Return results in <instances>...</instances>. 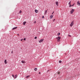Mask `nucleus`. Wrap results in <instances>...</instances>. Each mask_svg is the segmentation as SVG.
Segmentation results:
<instances>
[{"label":"nucleus","mask_w":80,"mask_h":80,"mask_svg":"<svg viewBox=\"0 0 80 80\" xmlns=\"http://www.w3.org/2000/svg\"><path fill=\"white\" fill-rule=\"evenodd\" d=\"M54 13V12H53L52 13V14L53 15V13Z\"/></svg>","instance_id":"bb28decb"},{"label":"nucleus","mask_w":80,"mask_h":80,"mask_svg":"<svg viewBox=\"0 0 80 80\" xmlns=\"http://www.w3.org/2000/svg\"><path fill=\"white\" fill-rule=\"evenodd\" d=\"M17 28V27H16L13 28L12 30H15V29H16Z\"/></svg>","instance_id":"9d476101"},{"label":"nucleus","mask_w":80,"mask_h":80,"mask_svg":"<svg viewBox=\"0 0 80 80\" xmlns=\"http://www.w3.org/2000/svg\"><path fill=\"white\" fill-rule=\"evenodd\" d=\"M74 6V4H73V5H72V7H73V6Z\"/></svg>","instance_id":"2f4dec72"},{"label":"nucleus","mask_w":80,"mask_h":80,"mask_svg":"<svg viewBox=\"0 0 80 80\" xmlns=\"http://www.w3.org/2000/svg\"><path fill=\"white\" fill-rule=\"evenodd\" d=\"M27 23V22H23V24L24 25H25V24Z\"/></svg>","instance_id":"0eeeda50"},{"label":"nucleus","mask_w":80,"mask_h":80,"mask_svg":"<svg viewBox=\"0 0 80 80\" xmlns=\"http://www.w3.org/2000/svg\"><path fill=\"white\" fill-rule=\"evenodd\" d=\"M59 63H61L62 61H59Z\"/></svg>","instance_id":"aec40b11"},{"label":"nucleus","mask_w":80,"mask_h":80,"mask_svg":"<svg viewBox=\"0 0 80 80\" xmlns=\"http://www.w3.org/2000/svg\"><path fill=\"white\" fill-rule=\"evenodd\" d=\"M68 4H69V5H71V1H70L69 2Z\"/></svg>","instance_id":"f3484780"},{"label":"nucleus","mask_w":80,"mask_h":80,"mask_svg":"<svg viewBox=\"0 0 80 80\" xmlns=\"http://www.w3.org/2000/svg\"><path fill=\"white\" fill-rule=\"evenodd\" d=\"M4 63L5 64H7V60L5 59L4 61Z\"/></svg>","instance_id":"423d86ee"},{"label":"nucleus","mask_w":80,"mask_h":80,"mask_svg":"<svg viewBox=\"0 0 80 80\" xmlns=\"http://www.w3.org/2000/svg\"><path fill=\"white\" fill-rule=\"evenodd\" d=\"M55 19H54L53 20V22H54V21H55Z\"/></svg>","instance_id":"c756f323"},{"label":"nucleus","mask_w":80,"mask_h":80,"mask_svg":"<svg viewBox=\"0 0 80 80\" xmlns=\"http://www.w3.org/2000/svg\"><path fill=\"white\" fill-rule=\"evenodd\" d=\"M47 11L46 10L44 12L45 15H46V14L47 13Z\"/></svg>","instance_id":"f8f14e48"},{"label":"nucleus","mask_w":80,"mask_h":80,"mask_svg":"<svg viewBox=\"0 0 80 80\" xmlns=\"http://www.w3.org/2000/svg\"><path fill=\"white\" fill-rule=\"evenodd\" d=\"M56 5H57V6H58V1L56 2Z\"/></svg>","instance_id":"39448f33"},{"label":"nucleus","mask_w":80,"mask_h":80,"mask_svg":"<svg viewBox=\"0 0 80 80\" xmlns=\"http://www.w3.org/2000/svg\"><path fill=\"white\" fill-rule=\"evenodd\" d=\"M36 23V21H35V22H34V23Z\"/></svg>","instance_id":"72a5a7b5"},{"label":"nucleus","mask_w":80,"mask_h":80,"mask_svg":"<svg viewBox=\"0 0 80 80\" xmlns=\"http://www.w3.org/2000/svg\"><path fill=\"white\" fill-rule=\"evenodd\" d=\"M30 76H28L26 77H25L27 78H28L30 77Z\"/></svg>","instance_id":"ddd939ff"},{"label":"nucleus","mask_w":80,"mask_h":80,"mask_svg":"<svg viewBox=\"0 0 80 80\" xmlns=\"http://www.w3.org/2000/svg\"><path fill=\"white\" fill-rule=\"evenodd\" d=\"M60 72H58V74H60Z\"/></svg>","instance_id":"393cba45"},{"label":"nucleus","mask_w":80,"mask_h":80,"mask_svg":"<svg viewBox=\"0 0 80 80\" xmlns=\"http://www.w3.org/2000/svg\"><path fill=\"white\" fill-rule=\"evenodd\" d=\"M21 62H22V63H25V61H22Z\"/></svg>","instance_id":"2eb2a0df"},{"label":"nucleus","mask_w":80,"mask_h":80,"mask_svg":"<svg viewBox=\"0 0 80 80\" xmlns=\"http://www.w3.org/2000/svg\"><path fill=\"white\" fill-rule=\"evenodd\" d=\"M40 73H41L40 72H39V74H40Z\"/></svg>","instance_id":"473e14b6"},{"label":"nucleus","mask_w":80,"mask_h":80,"mask_svg":"<svg viewBox=\"0 0 80 80\" xmlns=\"http://www.w3.org/2000/svg\"><path fill=\"white\" fill-rule=\"evenodd\" d=\"M13 53V51H12L11 52V53Z\"/></svg>","instance_id":"a878e982"},{"label":"nucleus","mask_w":80,"mask_h":80,"mask_svg":"<svg viewBox=\"0 0 80 80\" xmlns=\"http://www.w3.org/2000/svg\"><path fill=\"white\" fill-rule=\"evenodd\" d=\"M68 37H71V36L70 35H68Z\"/></svg>","instance_id":"5701e85b"},{"label":"nucleus","mask_w":80,"mask_h":80,"mask_svg":"<svg viewBox=\"0 0 80 80\" xmlns=\"http://www.w3.org/2000/svg\"><path fill=\"white\" fill-rule=\"evenodd\" d=\"M74 24V22H73V21H72V22L71 24L70 25V26L71 27H72V26H73V24Z\"/></svg>","instance_id":"f03ea898"},{"label":"nucleus","mask_w":80,"mask_h":80,"mask_svg":"<svg viewBox=\"0 0 80 80\" xmlns=\"http://www.w3.org/2000/svg\"><path fill=\"white\" fill-rule=\"evenodd\" d=\"M34 70L35 71H37V68H34Z\"/></svg>","instance_id":"a211bd4d"},{"label":"nucleus","mask_w":80,"mask_h":80,"mask_svg":"<svg viewBox=\"0 0 80 80\" xmlns=\"http://www.w3.org/2000/svg\"><path fill=\"white\" fill-rule=\"evenodd\" d=\"M35 12L36 13H37L38 12V10H35Z\"/></svg>","instance_id":"4468645a"},{"label":"nucleus","mask_w":80,"mask_h":80,"mask_svg":"<svg viewBox=\"0 0 80 80\" xmlns=\"http://www.w3.org/2000/svg\"><path fill=\"white\" fill-rule=\"evenodd\" d=\"M74 11H75V10L73 9H72V11H71V14H72V13H73V12H74Z\"/></svg>","instance_id":"7ed1b4c3"},{"label":"nucleus","mask_w":80,"mask_h":80,"mask_svg":"<svg viewBox=\"0 0 80 80\" xmlns=\"http://www.w3.org/2000/svg\"><path fill=\"white\" fill-rule=\"evenodd\" d=\"M77 3H78V5H79V6H80V2H79V1H78V2H77Z\"/></svg>","instance_id":"6e6552de"},{"label":"nucleus","mask_w":80,"mask_h":80,"mask_svg":"<svg viewBox=\"0 0 80 80\" xmlns=\"http://www.w3.org/2000/svg\"><path fill=\"white\" fill-rule=\"evenodd\" d=\"M22 12V11L21 10H20L19 11V13L20 14Z\"/></svg>","instance_id":"dca6fc26"},{"label":"nucleus","mask_w":80,"mask_h":80,"mask_svg":"<svg viewBox=\"0 0 80 80\" xmlns=\"http://www.w3.org/2000/svg\"><path fill=\"white\" fill-rule=\"evenodd\" d=\"M23 40V39H22L21 40V41H22Z\"/></svg>","instance_id":"7c9ffc66"},{"label":"nucleus","mask_w":80,"mask_h":80,"mask_svg":"<svg viewBox=\"0 0 80 80\" xmlns=\"http://www.w3.org/2000/svg\"><path fill=\"white\" fill-rule=\"evenodd\" d=\"M61 39V38L60 37H58L56 38V39H57V42H60V39Z\"/></svg>","instance_id":"f257e3e1"},{"label":"nucleus","mask_w":80,"mask_h":80,"mask_svg":"<svg viewBox=\"0 0 80 80\" xmlns=\"http://www.w3.org/2000/svg\"><path fill=\"white\" fill-rule=\"evenodd\" d=\"M60 35V33L59 32V33L58 34V36H59V35Z\"/></svg>","instance_id":"6ab92c4d"},{"label":"nucleus","mask_w":80,"mask_h":80,"mask_svg":"<svg viewBox=\"0 0 80 80\" xmlns=\"http://www.w3.org/2000/svg\"><path fill=\"white\" fill-rule=\"evenodd\" d=\"M48 71H49V70H48Z\"/></svg>","instance_id":"c9c22d12"},{"label":"nucleus","mask_w":80,"mask_h":80,"mask_svg":"<svg viewBox=\"0 0 80 80\" xmlns=\"http://www.w3.org/2000/svg\"><path fill=\"white\" fill-rule=\"evenodd\" d=\"M12 77L14 78V75H13V74L12 75Z\"/></svg>","instance_id":"b1692460"},{"label":"nucleus","mask_w":80,"mask_h":80,"mask_svg":"<svg viewBox=\"0 0 80 80\" xmlns=\"http://www.w3.org/2000/svg\"><path fill=\"white\" fill-rule=\"evenodd\" d=\"M18 36L19 35V34H18Z\"/></svg>","instance_id":"f704fd0d"},{"label":"nucleus","mask_w":80,"mask_h":80,"mask_svg":"<svg viewBox=\"0 0 80 80\" xmlns=\"http://www.w3.org/2000/svg\"><path fill=\"white\" fill-rule=\"evenodd\" d=\"M37 37H35L34 38L35 39H37Z\"/></svg>","instance_id":"412c9836"},{"label":"nucleus","mask_w":80,"mask_h":80,"mask_svg":"<svg viewBox=\"0 0 80 80\" xmlns=\"http://www.w3.org/2000/svg\"><path fill=\"white\" fill-rule=\"evenodd\" d=\"M24 40H26V39H25V38H24Z\"/></svg>","instance_id":"cd10ccee"},{"label":"nucleus","mask_w":80,"mask_h":80,"mask_svg":"<svg viewBox=\"0 0 80 80\" xmlns=\"http://www.w3.org/2000/svg\"><path fill=\"white\" fill-rule=\"evenodd\" d=\"M18 76H17V75H16L15 76V78H17Z\"/></svg>","instance_id":"9b49d317"},{"label":"nucleus","mask_w":80,"mask_h":80,"mask_svg":"<svg viewBox=\"0 0 80 80\" xmlns=\"http://www.w3.org/2000/svg\"><path fill=\"white\" fill-rule=\"evenodd\" d=\"M72 6L71 5V4L69 6V7H70Z\"/></svg>","instance_id":"c85d7f7f"},{"label":"nucleus","mask_w":80,"mask_h":80,"mask_svg":"<svg viewBox=\"0 0 80 80\" xmlns=\"http://www.w3.org/2000/svg\"><path fill=\"white\" fill-rule=\"evenodd\" d=\"M52 18H53V15H51L50 16V18H51V19H52Z\"/></svg>","instance_id":"1a4fd4ad"},{"label":"nucleus","mask_w":80,"mask_h":80,"mask_svg":"<svg viewBox=\"0 0 80 80\" xmlns=\"http://www.w3.org/2000/svg\"><path fill=\"white\" fill-rule=\"evenodd\" d=\"M42 18H44V16H42Z\"/></svg>","instance_id":"4be33fe9"},{"label":"nucleus","mask_w":80,"mask_h":80,"mask_svg":"<svg viewBox=\"0 0 80 80\" xmlns=\"http://www.w3.org/2000/svg\"><path fill=\"white\" fill-rule=\"evenodd\" d=\"M43 41V39H42L39 41V43H41V42H42Z\"/></svg>","instance_id":"20e7f679"}]
</instances>
